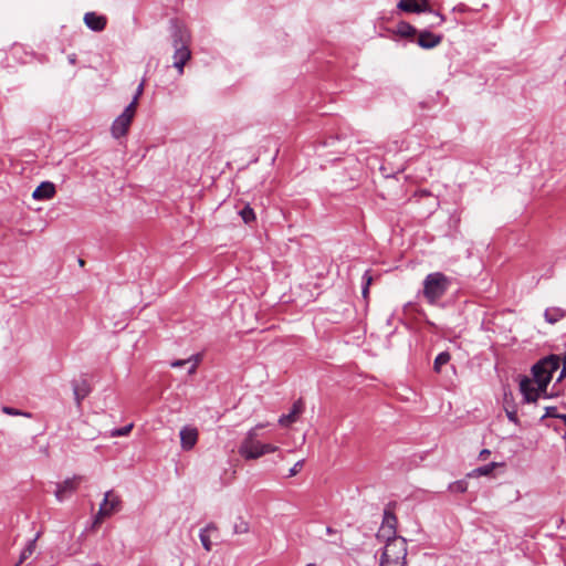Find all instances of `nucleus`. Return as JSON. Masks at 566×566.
I'll return each instance as SVG.
<instances>
[{
    "mask_svg": "<svg viewBox=\"0 0 566 566\" xmlns=\"http://www.w3.org/2000/svg\"><path fill=\"white\" fill-rule=\"evenodd\" d=\"M15 566H18V565H15Z\"/></svg>",
    "mask_w": 566,
    "mask_h": 566,
    "instance_id": "43",
    "label": "nucleus"
},
{
    "mask_svg": "<svg viewBox=\"0 0 566 566\" xmlns=\"http://www.w3.org/2000/svg\"><path fill=\"white\" fill-rule=\"evenodd\" d=\"M566 317V310L557 306L548 307L544 312V318L549 324H555Z\"/></svg>",
    "mask_w": 566,
    "mask_h": 566,
    "instance_id": "18",
    "label": "nucleus"
},
{
    "mask_svg": "<svg viewBox=\"0 0 566 566\" xmlns=\"http://www.w3.org/2000/svg\"><path fill=\"white\" fill-rule=\"evenodd\" d=\"M381 524L387 528H395L397 532V517L390 510H385Z\"/></svg>",
    "mask_w": 566,
    "mask_h": 566,
    "instance_id": "24",
    "label": "nucleus"
},
{
    "mask_svg": "<svg viewBox=\"0 0 566 566\" xmlns=\"http://www.w3.org/2000/svg\"><path fill=\"white\" fill-rule=\"evenodd\" d=\"M263 427L264 424L260 423L251 428L240 443L239 454L244 460H255L266 453H272L279 450V448L274 444L262 443L260 440H258L259 430Z\"/></svg>",
    "mask_w": 566,
    "mask_h": 566,
    "instance_id": "2",
    "label": "nucleus"
},
{
    "mask_svg": "<svg viewBox=\"0 0 566 566\" xmlns=\"http://www.w3.org/2000/svg\"><path fill=\"white\" fill-rule=\"evenodd\" d=\"M491 454L490 450L488 449H483L480 454H479V458L481 460H486V458Z\"/></svg>",
    "mask_w": 566,
    "mask_h": 566,
    "instance_id": "37",
    "label": "nucleus"
},
{
    "mask_svg": "<svg viewBox=\"0 0 566 566\" xmlns=\"http://www.w3.org/2000/svg\"><path fill=\"white\" fill-rule=\"evenodd\" d=\"M558 418L564 422V424L566 427V415H560V416H558Z\"/></svg>",
    "mask_w": 566,
    "mask_h": 566,
    "instance_id": "39",
    "label": "nucleus"
},
{
    "mask_svg": "<svg viewBox=\"0 0 566 566\" xmlns=\"http://www.w3.org/2000/svg\"><path fill=\"white\" fill-rule=\"evenodd\" d=\"M144 92V82H142L138 86H137V90H136V93L132 99V102L128 104V105H133L134 108H137V105H138V99L139 97L142 96Z\"/></svg>",
    "mask_w": 566,
    "mask_h": 566,
    "instance_id": "31",
    "label": "nucleus"
},
{
    "mask_svg": "<svg viewBox=\"0 0 566 566\" xmlns=\"http://www.w3.org/2000/svg\"><path fill=\"white\" fill-rule=\"evenodd\" d=\"M507 416H509L510 420H515V417H514L513 412H507Z\"/></svg>",
    "mask_w": 566,
    "mask_h": 566,
    "instance_id": "40",
    "label": "nucleus"
},
{
    "mask_svg": "<svg viewBox=\"0 0 566 566\" xmlns=\"http://www.w3.org/2000/svg\"><path fill=\"white\" fill-rule=\"evenodd\" d=\"M2 411L6 413V415H9V416H25V417H30V413H27V412H22L18 409H14V408H11V407H2Z\"/></svg>",
    "mask_w": 566,
    "mask_h": 566,
    "instance_id": "32",
    "label": "nucleus"
},
{
    "mask_svg": "<svg viewBox=\"0 0 566 566\" xmlns=\"http://www.w3.org/2000/svg\"><path fill=\"white\" fill-rule=\"evenodd\" d=\"M380 566H406V560L386 559L380 560Z\"/></svg>",
    "mask_w": 566,
    "mask_h": 566,
    "instance_id": "33",
    "label": "nucleus"
},
{
    "mask_svg": "<svg viewBox=\"0 0 566 566\" xmlns=\"http://www.w3.org/2000/svg\"><path fill=\"white\" fill-rule=\"evenodd\" d=\"M84 480L82 475H74L64 480L61 483H56V489L54 491V495L59 502H63L67 499L72 493H74L81 482Z\"/></svg>",
    "mask_w": 566,
    "mask_h": 566,
    "instance_id": "10",
    "label": "nucleus"
},
{
    "mask_svg": "<svg viewBox=\"0 0 566 566\" xmlns=\"http://www.w3.org/2000/svg\"><path fill=\"white\" fill-rule=\"evenodd\" d=\"M218 532V527L214 523H209L207 526L200 530L199 532V538L201 542L202 547L210 552L212 549V541L211 536Z\"/></svg>",
    "mask_w": 566,
    "mask_h": 566,
    "instance_id": "16",
    "label": "nucleus"
},
{
    "mask_svg": "<svg viewBox=\"0 0 566 566\" xmlns=\"http://www.w3.org/2000/svg\"><path fill=\"white\" fill-rule=\"evenodd\" d=\"M560 361H563V368H562L560 375H559V377H558V379H557L558 381H559L562 378L566 377V353L564 354V356H563V358L560 359Z\"/></svg>",
    "mask_w": 566,
    "mask_h": 566,
    "instance_id": "35",
    "label": "nucleus"
},
{
    "mask_svg": "<svg viewBox=\"0 0 566 566\" xmlns=\"http://www.w3.org/2000/svg\"><path fill=\"white\" fill-rule=\"evenodd\" d=\"M171 39L175 49L174 66L181 75L184 73V66L191 57V51L189 49L190 33L182 24L175 22L171 25Z\"/></svg>",
    "mask_w": 566,
    "mask_h": 566,
    "instance_id": "1",
    "label": "nucleus"
},
{
    "mask_svg": "<svg viewBox=\"0 0 566 566\" xmlns=\"http://www.w3.org/2000/svg\"><path fill=\"white\" fill-rule=\"evenodd\" d=\"M120 499L113 491H107L104 500L99 505L95 523H99L104 517H108L120 510Z\"/></svg>",
    "mask_w": 566,
    "mask_h": 566,
    "instance_id": "8",
    "label": "nucleus"
},
{
    "mask_svg": "<svg viewBox=\"0 0 566 566\" xmlns=\"http://www.w3.org/2000/svg\"><path fill=\"white\" fill-rule=\"evenodd\" d=\"M239 214L242 218V220L244 221V223H250V222L255 220V213H254L253 209L249 205H245L239 211Z\"/></svg>",
    "mask_w": 566,
    "mask_h": 566,
    "instance_id": "26",
    "label": "nucleus"
},
{
    "mask_svg": "<svg viewBox=\"0 0 566 566\" xmlns=\"http://www.w3.org/2000/svg\"><path fill=\"white\" fill-rule=\"evenodd\" d=\"M397 9L406 13H432L434 15V21L430 23L432 28L440 27L446 21L444 15L431 9L430 0H399Z\"/></svg>",
    "mask_w": 566,
    "mask_h": 566,
    "instance_id": "5",
    "label": "nucleus"
},
{
    "mask_svg": "<svg viewBox=\"0 0 566 566\" xmlns=\"http://www.w3.org/2000/svg\"><path fill=\"white\" fill-rule=\"evenodd\" d=\"M423 296L431 305L437 304L448 292L451 285V277L442 272L429 273L423 280Z\"/></svg>",
    "mask_w": 566,
    "mask_h": 566,
    "instance_id": "3",
    "label": "nucleus"
},
{
    "mask_svg": "<svg viewBox=\"0 0 566 566\" xmlns=\"http://www.w3.org/2000/svg\"><path fill=\"white\" fill-rule=\"evenodd\" d=\"M85 25L95 32H101L106 28L107 19L105 15L97 14L96 12H86L84 14Z\"/></svg>",
    "mask_w": 566,
    "mask_h": 566,
    "instance_id": "13",
    "label": "nucleus"
},
{
    "mask_svg": "<svg viewBox=\"0 0 566 566\" xmlns=\"http://www.w3.org/2000/svg\"><path fill=\"white\" fill-rule=\"evenodd\" d=\"M192 360H193V363L190 365V367L188 369V374L192 375L197 370V366H198V363H199V357L198 356H191L188 359L174 360V361H171L170 366L172 368H179V367H184L185 365L189 364Z\"/></svg>",
    "mask_w": 566,
    "mask_h": 566,
    "instance_id": "21",
    "label": "nucleus"
},
{
    "mask_svg": "<svg viewBox=\"0 0 566 566\" xmlns=\"http://www.w3.org/2000/svg\"><path fill=\"white\" fill-rule=\"evenodd\" d=\"M136 108L133 105H127L122 114H119L112 124V135L115 138L125 136L135 116Z\"/></svg>",
    "mask_w": 566,
    "mask_h": 566,
    "instance_id": "6",
    "label": "nucleus"
},
{
    "mask_svg": "<svg viewBox=\"0 0 566 566\" xmlns=\"http://www.w3.org/2000/svg\"><path fill=\"white\" fill-rule=\"evenodd\" d=\"M468 490V482L459 480L449 484V491L453 493H464Z\"/></svg>",
    "mask_w": 566,
    "mask_h": 566,
    "instance_id": "27",
    "label": "nucleus"
},
{
    "mask_svg": "<svg viewBox=\"0 0 566 566\" xmlns=\"http://www.w3.org/2000/svg\"><path fill=\"white\" fill-rule=\"evenodd\" d=\"M520 391L523 395L524 401L527 403L536 402L541 396H544L545 398L549 397L547 392L537 390V385L535 381L527 376L521 378Z\"/></svg>",
    "mask_w": 566,
    "mask_h": 566,
    "instance_id": "9",
    "label": "nucleus"
},
{
    "mask_svg": "<svg viewBox=\"0 0 566 566\" xmlns=\"http://www.w3.org/2000/svg\"><path fill=\"white\" fill-rule=\"evenodd\" d=\"M80 265L84 264V261L82 259L78 260Z\"/></svg>",
    "mask_w": 566,
    "mask_h": 566,
    "instance_id": "41",
    "label": "nucleus"
},
{
    "mask_svg": "<svg viewBox=\"0 0 566 566\" xmlns=\"http://www.w3.org/2000/svg\"><path fill=\"white\" fill-rule=\"evenodd\" d=\"M306 566H315L314 564H307Z\"/></svg>",
    "mask_w": 566,
    "mask_h": 566,
    "instance_id": "42",
    "label": "nucleus"
},
{
    "mask_svg": "<svg viewBox=\"0 0 566 566\" xmlns=\"http://www.w3.org/2000/svg\"><path fill=\"white\" fill-rule=\"evenodd\" d=\"M396 33L401 38H410L413 39L415 35L418 33L417 29L406 21H400L397 24Z\"/></svg>",
    "mask_w": 566,
    "mask_h": 566,
    "instance_id": "19",
    "label": "nucleus"
},
{
    "mask_svg": "<svg viewBox=\"0 0 566 566\" xmlns=\"http://www.w3.org/2000/svg\"><path fill=\"white\" fill-rule=\"evenodd\" d=\"M134 424L133 423H129L127 426H124L122 428H118V429H114L111 431V436L112 437H125V436H128L129 432L132 431Z\"/></svg>",
    "mask_w": 566,
    "mask_h": 566,
    "instance_id": "28",
    "label": "nucleus"
},
{
    "mask_svg": "<svg viewBox=\"0 0 566 566\" xmlns=\"http://www.w3.org/2000/svg\"><path fill=\"white\" fill-rule=\"evenodd\" d=\"M249 531V525L247 522L240 520L238 523L234 524L233 526V532L235 534H244V533H248Z\"/></svg>",
    "mask_w": 566,
    "mask_h": 566,
    "instance_id": "29",
    "label": "nucleus"
},
{
    "mask_svg": "<svg viewBox=\"0 0 566 566\" xmlns=\"http://www.w3.org/2000/svg\"><path fill=\"white\" fill-rule=\"evenodd\" d=\"M303 464H304V460H300L297 461L289 471V476H294L296 475L301 469L303 468Z\"/></svg>",
    "mask_w": 566,
    "mask_h": 566,
    "instance_id": "34",
    "label": "nucleus"
},
{
    "mask_svg": "<svg viewBox=\"0 0 566 566\" xmlns=\"http://www.w3.org/2000/svg\"><path fill=\"white\" fill-rule=\"evenodd\" d=\"M407 556V542L401 536L399 538H391L385 543L384 552L380 560L396 559L406 560Z\"/></svg>",
    "mask_w": 566,
    "mask_h": 566,
    "instance_id": "7",
    "label": "nucleus"
},
{
    "mask_svg": "<svg viewBox=\"0 0 566 566\" xmlns=\"http://www.w3.org/2000/svg\"><path fill=\"white\" fill-rule=\"evenodd\" d=\"M417 44L426 50L433 49L438 46L442 41V35L434 34L428 30H422L417 33Z\"/></svg>",
    "mask_w": 566,
    "mask_h": 566,
    "instance_id": "12",
    "label": "nucleus"
},
{
    "mask_svg": "<svg viewBox=\"0 0 566 566\" xmlns=\"http://www.w3.org/2000/svg\"><path fill=\"white\" fill-rule=\"evenodd\" d=\"M497 465H499V463L491 462L489 464L479 467V468L474 469L472 472H470L468 474V476L490 475Z\"/></svg>",
    "mask_w": 566,
    "mask_h": 566,
    "instance_id": "23",
    "label": "nucleus"
},
{
    "mask_svg": "<svg viewBox=\"0 0 566 566\" xmlns=\"http://www.w3.org/2000/svg\"><path fill=\"white\" fill-rule=\"evenodd\" d=\"M303 410H304V403H303L302 399H298L297 401H295L293 403V407L289 413L282 415L279 418L280 426H282V427L291 426L292 423H294L297 420L298 416L303 412Z\"/></svg>",
    "mask_w": 566,
    "mask_h": 566,
    "instance_id": "14",
    "label": "nucleus"
},
{
    "mask_svg": "<svg viewBox=\"0 0 566 566\" xmlns=\"http://www.w3.org/2000/svg\"><path fill=\"white\" fill-rule=\"evenodd\" d=\"M559 366L560 357L557 355H551L543 358L532 367V379L537 385V390H543V392H546L553 374L559 368Z\"/></svg>",
    "mask_w": 566,
    "mask_h": 566,
    "instance_id": "4",
    "label": "nucleus"
},
{
    "mask_svg": "<svg viewBox=\"0 0 566 566\" xmlns=\"http://www.w3.org/2000/svg\"><path fill=\"white\" fill-rule=\"evenodd\" d=\"M364 286H363V295L366 297L368 294L369 285L371 284L373 277L369 274V271H366L363 275Z\"/></svg>",
    "mask_w": 566,
    "mask_h": 566,
    "instance_id": "30",
    "label": "nucleus"
},
{
    "mask_svg": "<svg viewBox=\"0 0 566 566\" xmlns=\"http://www.w3.org/2000/svg\"><path fill=\"white\" fill-rule=\"evenodd\" d=\"M545 416L558 418L559 415L556 413V407H547Z\"/></svg>",
    "mask_w": 566,
    "mask_h": 566,
    "instance_id": "36",
    "label": "nucleus"
},
{
    "mask_svg": "<svg viewBox=\"0 0 566 566\" xmlns=\"http://www.w3.org/2000/svg\"><path fill=\"white\" fill-rule=\"evenodd\" d=\"M40 537V533H38L34 538L30 539L25 547L22 549L21 554H20V557H19V562H18V566L21 565L22 563H24L35 551L36 548V541L38 538Z\"/></svg>",
    "mask_w": 566,
    "mask_h": 566,
    "instance_id": "20",
    "label": "nucleus"
},
{
    "mask_svg": "<svg viewBox=\"0 0 566 566\" xmlns=\"http://www.w3.org/2000/svg\"><path fill=\"white\" fill-rule=\"evenodd\" d=\"M180 444L185 451L191 450L198 441V430L195 427L185 426L180 430Z\"/></svg>",
    "mask_w": 566,
    "mask_h": 566,
    "instance_id": "11",
    "label": "nucleus"
},
{
    "mask_svg": "<svg viewBox=\"0 0 566 566\" xmlns=\"http://www.w3.org/2000/svg\"><path fill=\"white\" fill-rule=\"evenodd\" d=\"M55 195V187L50 181H43L40 186L35 188L33 191V199L35 200H45L51 199Z\"/></svg>",
    "mask_w": 566,
    "mask_h": 566,
    "instance_id": "17",
    "label": "nucleus"
},
{
    "mask_svg": "<svg viewBox=\"0 0 566 566\" xmlns=\"http://www.w3.org/2000/svg\"><path fill=\"white\" fill-rule=\"evenodd\" d=\"M73 395L76 405L80 406L82 400L85 399L91 392V386L85 378L72 381Z\"/></svg>",
    "mask_w": 566,
    "mask_h": 566,
    "instance_id": "15",
    "label": "nucleus"
},
{
    "mask_svg": "<svg viewBox=\"0 0 566 566\" xmlns=\"http://www.w3.org/2000/svg\"><path fill=\"white\" fill-rule=\"evenodd\" d=\"M450 358H451V356H450V354L448 352L440 353L436 357L434 363H433L434 371L440 373L442 366L447 365L450 361Z\"/></svg>",
    "mask_w": 566,
    "mask_h": 566,
    "instance_id": "25",
    "label": "nucleus"
},
{
    "mask_svg": "<svg viewBox=\"0 0 566 566\" xmlns=\"http://www.w3.org/2000/svg\"><path fill=\"white\" fill-rule=\"evenodd\" d=\"M396 533L397 532L395 531V528H387L381 524L376 536L377 539L388 543V541H391V538L400 537Z\"/></svg>",
    "mask_w": 566,
    "mask_h": 566,
    "instance_id": "22",
    "label": "nucleus"
},
{
    "mask_svg": "<svg viewBox=\"0 0 566 566\" xmlns=\"http://www.w3.org/2000/svg\"><path fill=\"white\" fill-rule=\"evenodd\" d=\"M326 533H327L328 535H332V534H335V533H336V531H335L334 528H332V527H329V526H328V527L326 528Z\"/></svg>",
    "mask_w": 566,
    "mask_h": 566,
    "instance_id": "38",
    "label": "nucleus"
}]
</instances>
